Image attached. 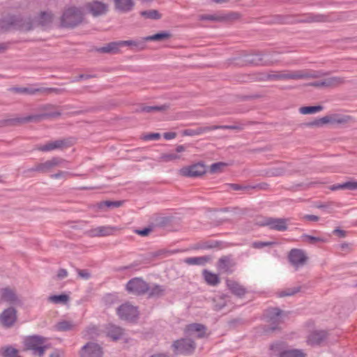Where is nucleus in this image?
<instances>
[{
    "instance_id": "59",
    "label": "nucleus",
    "mask_w": 357,
    "mask_h": 357,
    "mask_svg": "<svg viewBox=\"0 0 357 357\" xmlns=\"http://www.w3.org/2000/svg\"><path fill=\"white\" fill-rule=\"evenodd\" d=\"M333 233L334 234L337 235L339 237H341V238H344L346 236V231L344 230H342L339 228L334 229Z\"/></svg>"
},
{
    "instance_id": "13",
    "label": "nucleus",
    "mask_w": 357,
    "mask_h": 357,
    "mask_svg": "<svg viewBox=\"0 0 357 357\" xmlns=\"http://www.w3.org/2000/svg\"><path fill=\"white\" fill-rule=\"evenodd\" d=\"M288 219L286 218H268L264 220L262 224L264 226H268L271 229L284 231L287 230V222Z\"/></svg>"
},
{
    "instance_id": "3",
    "label": "nucleus",
    "mask_w": 357,
    "mask_h": 357,
    "mask_svg": "<svg viewBox=\"0 0 357 357\" xmlns=\"http://www.w3.org/2000/svg\"><path fill=\"white\" fill-rule=\"evenodd\" d=\"M351 121V117L348 115L333 114L325 116L322 118L316 119L307 125L310 126H321L326 123L332 124H345Z\"/></svg>"
},
{
    "instance_id": "23",
    "label": "nucleus",
    "mask_w": 357,
    "mask_h": 357,
    "mask_svg": "<svg viewBox=\"0 0 357 357\" xmlns=\"http://www.w3.org/2000/svg\"><path fill=\"white\" fill-rule=\"evenodd\" d=\"M202 276L206 283L209 286L216 287L220 283L219 275L207 269L202 271Z\"/></svg>"
},
{
    "instance_id": "10",
    "label": "nucleus",
    "mask_w": 357,
    "mask_h": 357,
    "mask_svg": "<svg viewBox=\"0 0 357 357\" xmlns=\"http://www.w3.org/2000/svg\"><path fill=\"white\" fill-rule=\"evenodd\" d=\"M266 321L270 323L271 330H275L282 322V311L278 307L268 308L264 314Z\"/></svg>"
},
{
    "instance_id": "35",
    "label": "nucleus",
    "mask_w": 357,
    "mask_h": 357,
    "mask_svg": "<svg viewBox=\"0 0 357 357\" xmlns=\"http://www.w3.org/2000/svg\"><path fill=\"white\" fill-rule=\"evenodd\" d=\"M172 218L170 217H159L158 218V229L164 228L167 231L173 230Z\"/></svg>"
},
{
    "instance_id": "46",
    "label": "nucleus",
    "mask_w": 357,
    "mask_h": 357,
    "mask_svg": "<svg viewBox=\"0 0 357 357\" xmlns=\"http://www.w3.org/2000/svg\"><path fill=\"white\" fill-rule=\"evenodd\" d=\"M121 205V202H112V201H105L100 202L98 204V206L100 209H102L105 207H119Z\"/></svg>"
},
{
    "instance_id": "16",
    "label": "nucleus",
    "mask_w": 357,
    "mask_h": 357,
    "mask_svg": "<svg viewBox=\"0 0 357 357\" xmlns=\"http://www.w3.org/2000/svg\"><path fill=\"white\" fill-rule=\"evenodd\" d=\"M268 57L267 53L257 52L251 56H247L245 61L256 66H269L273 62Z\"/></svg>"
},
{
    "instance_id": "31",
    "label": "nucleus",
    "mask_w": 357,
    "mask_h": 357,
    "mask_svg": "<svg viewBox=\"0 0 357 357\" xmlns=\"http://www.w3.org/2000/svg\"><path fill=\"white\" fill-rule=\"evenodd\" d=\"M63 160L58 158H54L50 160H47L43 163H41L38 167V170L39 171H47L50 169H52L54 167L59 166L63 162Z\"/></svg>"
},
{
    "instance_id": "20",
    "label": "nucleus",
    "mask_w": 357,
    "mask_h": 357,
    "mask_svg": "<svg viewBox=\"0 0 357 357\" xmlns=\"http://www.w3.org/2000/svg\"><path fill=\"white\" fill-rule=\"evenodd\" d=\"M328 337L326 331H312L307 337V343L311 346H318L324 342Z\"/></svg>"
},
{
    "instance_id": "24",
    "label": "nucleus",
    "mask_w": 357,
    "mask_h": 357,
    "mask_svg": "<svg viewBox=\"0 0 357 357\" xmlns=\"http://www.w3.org/2000/svg\"><path fill=\"white\" fill-rule=\"evenodd\" d=\"M65 144L66 142L63 140H55L38 146V149L41 151L48 152L55 149H62L64 147Z\"/></svg>"
},
{
    "instance_id": "14",
    "label": "nucleus",
    "mask_w": 357,
    "mask_h": 357,
    "mask_svg": "<svg viewBox=\"0 0 357 357\" xmlns=\"http://www.w3.org/2000/svg\"><path fill=\"white\" fill-rule=\"evenodd\" d=\"M101 347L96 343L89 342L82 347L81 357H102Z\"/></svg>"
},
{
    "instance_id": "9",
    "label": "nucleus",
    "mask_w": 357,
    "mask_h": 357,
    "mask_svg": "<svg viewBox=\"0 0 357 357\" xmlns=\"http://www.w3.org/2000/svg\"><path fill=\"white\" fill-rule=\"evenodd\" d=\"M288 259L292 266L298 268L305 264L308 257L304 250L293 248L289 252Z\"/></svg>"
},
{
    "instance_id": "55",
    "label": "nucleus",
    "mask_w": 357,
    "mask_h": 357,
    "mask_svg": "<svg viewBox=\"0 0 357 357\" xmlns=\"http://www.w3.org/2000/svg\"><path fill=\"white\" fill-rule=\"evenodd\" d=\"M302 219L307 221L317 222L319 220V217L315 215H305Z\"/></svg>"
},
{
    "instance_id": "37",
    "label": "nucleus",
    "mask_w": 357,
    "mask_h": 357,
    "mask_svg": "<svg viewBox=\"0 0 357 357\" xmlns=\"http://www.w3.org/2000/svg\"><path fill=\"white\" fill-rule=\"evenodd\" d=\"M0 354L3 357H20L18 355V350L11 346L2 347L0 349Z\"/></svg>"
},
{
    "instance_id": "58",
    "label": "nucleus",
    "mask_w": 357,
    "mask_h": 357,
    "mask_svg": "<svg viewBox=\"0 0 357 357\" xmlns=\"http://www.w3.org/2000/svg\"><path fill=\"white\" fill-rule=\"evenodd\" d=\"M173 252H174L173 251L167 250L165 249L158 250V256L166 257V256H168V255L172 254Z\"/></svg>"
},
{
    "instance_id": "5",
    "label": "nucleus",
    "mask_w": 357,
    "mask_h": 357,
    "mask_svg": "<svg viewBox=\"0 0 357 357\" xmlns=\"http://www.w3.org/2000/svg\"><path fill=\"white\" fill-rule=\"evenodd\" d=\"M126 289L129 294L142 295L148 291L149 287L142 278H134L127 282Z\"/></svg>"
},
{
    "instance_id": "7",
    "label": "nucleus",
    "mask_w": 357,
    "mask_h": 357,
    "mask_svg": "<svg viewBox=\"0 0 357 357\" xmlns=\"http://www.w3.org/2000/svg\"><path fill=\"white\" fill-rule=\"evenodd\" d=\"M236 262L231 255L222 256L216 263V268L221 273L230 275L235 271Z\"/></svg>"
},
{
    "instance_id": "6",
    "label": "nucleus",
    "mask_w": 357,
    "mask_h": 357,
    "mask_svg": "<svg viewBox=\"0 0 357 357\" xmlns=\"http://www.w3.org/2000/svg\"><path fill=\"white\" fill-rule=\"evenodd\" d=\"M116 312L121 319L128 321H135L139 315L137 307L129 303H126L120 305L117 308Z\"/></svg>"
},
{
    "instance_id": "28",
    "label": "nucleus",
    "mask_w": 357,
    "mask_h": 357,
    "mask_svg": "<svg viewBox=\"0 0 357 357\" xmlns=\"http://www.w3.org/2000/svg\"><path fill=\"white\" fill-rule=\"evenodd\" d=\"M105 333L107 336H108L113 340H117L122 336L123 330L120 327H118L112 324H109L106 327Z\"/></svg>"
},
{
    "instance_id": "29",
    "label": "nucleus",
    "mask_w": 357,
    "mask_h": 357,
    "mask_svg": "<svg viewBox=\"0 0 357 357\" xmlns=\"http://www.w3.org/2000/svg\"><path fill=\"white\" fill-rule=\"evenodd\" d=\"M216 130V128H213V126H204V127H198L195 129H187L183 131V135L187 136H195L199 135L204 132H207L211 130Z\"/></svg>"
},
{
    "instance_id": "48",
    "label": "nucleus",
    "mask_w": 357,
    "mask_h": 357,
    "mask_svg": "<svg viewBox=\"0 0 357 357\" xmlns=\"http://www.w3.org/2000/svg\"><path fill=\"white\" fill-rule=\"evenodd\" d=\"M51 20H52V16L50 13H45V12L41 13L40 17V22L43 25L47 24L48 22H50L51 21Z\"/></svg>"
},
{
    "instance_id": "15",
    "label": "nucleus",
    "mask_w": 357,
    "mask_h": 357,
    "mask_svg": "<svg viewBox=\"0 0 357 357\" xmlns=\"http://www.w3.org/2000/svg\"><path fill=\"white\" fill-rule=\"evenodd\" d=\"M1 301L15 305L22 304L21 299L17 295L15 291L8 287H6L1 289Z\"/></svg>"
},
{
    "instance_id": "44",
    "label": "nucleus",
    "mask_w": 357,
    "mask_h": 357,
    "mask_svg": "<svg viewBox=\"0 0 357 357\" xmlns=\"http://www.w3.org/2000/svg\"><path fill=\"white\" fill-rule=\"evenodd\" d=\"M98 335V328L94 325L89 326L84 331V336L88 338H94Z\"/></svg>"
},
{
    "instance_id": "4",
    "label": "nucleus",
    "mask_w": 357,
    "mask_h": 357,
    "mask_svg": "<svg viewBox=\"0 0 357 357\" xmlns=\"http://www.w3.org/2000/svg\"><path fill=\"white\" fill-rule=\"evenodd\" d=\"M82 19V12L79 9L70 8L63 14L61 23L64 26H74L81 22Z\"/></svg>"
},
{
    "instance_id": "47",
    "label": "nucleus",
    "mask_w": 357,
    "mask_h": 357,
    "mask_svg": "<svg viewBox=\"0 0 357 357\" xmlns=\"http://www.w3.org/2000/svg\"><path fill=\"white\" fill-rule=\"evenodd\" d=\"M275 244H276V243L273 241H257L253 243L252 247L255 248L260 249L264 247L271 246Z\"/></svg>"
},
{
    "instance_id": "17",
    "label": "nucleus",
    "mask_w": 357,
    "mask_h": 357,
    "mask_svg": "<svg viewBox=\"0 0 357 357\" xmlns=\"http://www.w3.org/2000/svg\"><path fill=\"white\" fill-rule=\"evenodd\" d=\"M225 283L230 292L238 298L243 297L248 292L246 288L243 285L234 280L228 278L225 280Z\"/></svg>"
},
{
    "instance_id": "26",
    "label": "nucleus",
    "mask_w": 357,
    "mask_h": 357,
    "mask_svg": "<svg viewBox=\"0 0 357 357\" xmlns=\"http://www.w3.org/2000/svg\"><path fill=\"white\" fill-rule=\"evenodd\" d=\"M329 74V72L324 71H314L313 73H308L305 70H297V79L306 78H318L320 77L328 75Z\"/></svg>"
},
{
    "instance_id": "22",
    "label": "nucleus",
    "mask_w": 357,
    "mask_h": 357,
    "mask_svg": "<svg viewBox=\"0 0 357 357\" xmlns=\"http://www.w3.org/2000/svg\"><path fill=\"white\" fill-rule=\"evenodd\" d=\"M107 5L100 1H95L89 3L88 8L91 13L94 16H98L106 13L107 11Z\"/></svg>"
},
{
    "instance_id": "50",
    "label": "nucleus",
    "mask_w": 357,
    "mask_h": 357,
    "mask_svg": "<svg viewBox=\"0 0 357 357\" xmlns=\"http://www.w3.org/2000/svg\"><path fill=\"white\" fill-rule=\"evenodd\" d=\"M180 157L176 153H169V154H165L161 156V159H162L164 161H171L179 159Z\"/></svg>"
},
{
    "instance_id": "52",
    "label": "nucleus",
    "mask_w": 357,
    "mask_h": 357,
    "mask_svg": "<svg viewBox=\"0 0 357 357\" xmlns=\"http://www.w3.org/2000/svg\"><path fill=\"white\" fill-rule=\"evenodd\" d=\"M226 166V164L224 162H216L213 163L211 166V172L212 173H215L218 170L220 169L221 167Z\"/></svg>"
},
{
    "instance_id": "38",
    "label": "nucleus",
    "mask_w": 357,
    "mask_h": 357,
    "mask_svg": "<svg viewBox=\"0 0 357 357\" xmlns=\"http://www.w3.org/2000/svg\"><path fill=\"white\" fill-rule=\"evenodd\" d=\"M286 173V169L284 167H276L268 169L266 171L265 175L266 176H281Z\"/></svg>"
},
{
    "instance_id": "41",
    "label": "nucleus",
    "mask_w": 357,
    "mask_h": 357,
    "mask_svg": "<svg viewBox=\"0 0 357 357\" xmlns=\"http://www.w3.org/2000/svg\"><path fill=\"white\" fill-rule=\"evenodd\" d=\"M323 109V107L321 105L317 106H306L302 107L299 109L300 113L303 114H310L320 112Z\"/></svg>"
},
{
    "instance_id": "18",
    "label": "nucleus",
    "mask_w": 357,
    "mask_h": 357,
    "mask_svg": "<svg viewBox=\"0 0 357 357\" xmlns=\"http://www.w3.org/2000/svg\"><path fill=\"white\" fill-rule=\"evenodd\" d=\"M17 319V312L13 307H8L3 311L0 316L1 324L6 327L12 326Z\"/></svg>"
},
{
    "instance_id": "12",
    "label": "nucleus",
    "mask_w": 357,
    "mask_h": 357,
    "mask_svg": "<svg viewBox=\"0 0 357 357\" xmlns=\"http://www.w3.org/2000/svg\"><path fill=\"white\" fill-rule=\"evenodd\" d=\"M206 327L201 324H190L185 326L184 333L187 336H194L197 338H203L206 335Z\"/></svg>"
},
{
    "instance_id": "62",
    "label": "nucleus",
    "mask_w": 357,
    "mask_h": 357,
    "mask_svg": "<svg viewBox=\"0 0 357 357\" xmlns=\"http://www.w3.org/2000/svg\"><path fill=\"white\" fill-rule=\"evenodd\" d=\"M67 276V271L65 269H60L58 272L57 277L59 279H63Z\"/></svg>"
},
{
    "instance_id": "8",
    "label": "nucleus",
    "mask_w": 357,
    "mask_h": 357,
    "mask_svg": "<svg viewBox=\"0 0 357 357\" xmlns=\"http://www.w3.org/2000/svg\"><path fill=\"white\" fill-rule=\"evenodd\" d=\"M206 173V167L203 163L198 162L184 167L178 170V174L185 177H199Z\"/></svg>"
},
{
    "instance_id": "42",
    "label": "nucleus",
    "mask_w": 357,
    "mask_h": 357,
    "mask_svg": "<svg viewBox=\"0 0 357 357\" xmlns=\"http://www.w3.org/2000/svg\"><path fill=\"white\" fill-rule=\"evenodd\" d=\"M301 238L304 241L307 242L310 244H316L317 243H324L326 241V239L324 238L316 237V236H310L308 234H303V235H302Z\"/></svg>"
},
{
    "instance_id": "63",
    "label": "nucleus",
    "mask_w": 357,
    "mask_h": 357,
    "mask_svg": "<svg viewBox=\"0 0 357 357\" xmlns=\"http://www.w3.org/2000/svg\"><path fill=\"white\" fill-rule=\"evenodd\" d=\"M169 107L170 106L169 104H164L160 106L158 105V112L165 111V110L168 109L169 108Z\"/></svg>"
},
{
    "instance_id": "51",
    "label": "nucleus",
    "mask_w": 357,
    "mask_h": 357,
    "mask_svg": "<svg viewBox=\"0 0 357 357\" xmlns=\"http://www.w3.org/2000/svg\"><path fill=\"white\" fill-rule=\"evenodd\" d=\"M269 188V184L267 183H260L256 185H252V190H266Z\"/></svg>"
},
{
    "instance_id": "64",
    "label": "nucleus",
    "mask_w": 357,
    "mask_h": 357,
    "mask_svg": "<svg viewBox=\"0 0 357 357\" xmlns=\"http://www.w3.org/2000/svg\"><path fill=\"white\" fill-rule=\"evenodd\" d=\"M144 139L145 140H151V139H156V133H152L150 135H146L144 137Z\"/></svg>"
},
{
    "instance_id": "49",
    "label": "nucleus",
    "mask_w": 357,
    "mask_h": 357,
    "mask_svg": "<svg viewBox=\"0 0 357 357\" xmlns=\"http://www.w3.org/2000/svg\"><path fill=\"white\" fill-rule=\"evenodd\" d=\"M343 188L350 190H357V181L345 182L343 183Z\"/></svg>"
},
{
    "instance_id": "54",
    "label": "nucleus",
    "mask_w": 357,
    "mask_h": 357,
    "mask_svg": "<svg viewBox=\"0 0 357 357\" xmlns=\"http://www.w3.org/2000/svg\"><path fill=\"white\" fill-rule=\"evenodd\" d=\"M151 231V228H144L143 229H135V233L142 236H146Z\"/></svg>"
},
{
    "instance_id": "43",
    "label": "nucleus",
    "mask_w": 357,
    "mask_h": 357,
    "mask_svg": "<svg viewBox=\"0 0 357 357\" xmlns=\"http://www.w3.org/2000/svg\"><path fill=\"white\" fill-rule=\"evenodd\" d=\"M227 186L229 187L231 190L238 191L245 190L249 191L252 190V185H241L238 183H227Z\"/></svg>"
},
{
    "instance_id": "61",
    "label": "nucleus",
    "mask_w": 357,
    "mask_h": 357,
    "mask_svg": "<svg viewBox=\"0 0 357 357\" xmlns=\"http://www.w3.org/2000/svg\"><path fill=\"white\" fill-rule=\"evenodd\" d=\"M78 274L79 277H81L83 279L87 280L90 277V274L86 271H79Z\"/></svg>"
},
{
    "instance_id": "19",
    "label": "nucleus",
    "mask_w": 357,
    "mask_h": 357,
    "mask_svg": "<svg viewBox=\"0 0 357 357\" xmlns=\"http://www.w3.org/2000/svg\"><path fill=\"white\" fill-rule=\"evenodd\" d=\"M149 40H156V33L150 36H146L137 40H121V46H130L137 50H142L144 47L146 42Z\"/></svg>"
},
{
    "instance_id": "60",
    "label": "nucleus",
    "mask_w": 357,
    "mask_h": 357,
    "mask_svg": "<svg viewBox=\"0 0 357 357\" xmlns=\"http://www.w3.org/2000/svg\"><path fill=\"white\" fill-rule=\"evenodd\" d=\"M309 85L314 87H325L324 80L315 81L311 82Z\"/></svg>"
},
{
    "instance_id": "21",
    "label": "nucleus",
    "mask_w": 357,
    "mask_h": 357,
    "mask_svg": "<svg viewBox=\"0 0 357 357\" xmlns=\"http://www.w3.org/2000/svg\"><path fill=\"white\" fill-rule=\"evenodd\" d=\"M116 230L117 229L114 227L106 225L97 227L89 232L91 236H107L112 235Z\"/></svg>"
},
{
    "instance_id": "56",
    "label": "nucleus",
    "mask_w": 357,
    "mask_h": 357,
    "mask_svg": "<svg viewBox=\"0 0 357 357\" xmlns=\"http://www.w3.org/2000/svg\"><path fill=\"white\" fill-rule=\"evenodd\" d=\"M171 34L169 32H160L158 33V41L162 40L166 38H169Z\"/></svg>"
},
{
    "instance_id": "36",
    "label": "nucleus",
    "mask_w": 357,
    "mask_h": 357,
    "mask_svg": "<svg viewBox=\"0 0 357 357\" xmlns=\"http://www.w3.org/2000/svg\"><path fill=\"white\" fill-rule=\"evenodd\" d=\"M301 289L300 286L289 287L284 290L279 291L277 292V296L280 298L285 296H291L299 292Z\"/></svg>"
},
{
    "instance_id": "1",
    "label": "nucleus",
    "mask_w": 357,
    "mask_h": 357,
    "mask_svg": "<svg viewBox=\"0 0 357 357\" xmlns=\"http://www.w3.org/2000/svg\"><path fill=\"white\" fill-rule=\"evenodd\" d=\"M172 349L175 355H191L196 349V343L189 337L181 338L173 342Z\"/></svg>"
},
{
    "instance_id": "33",
    "label": "nucleus",
    "mask_w": 357,
    "mask_h": 357,
    "mask_svg": "<svg viewBox=\"0 0 357 357\" xmlns=\"http://www.w3.org/2000/svg\"><path fill=\"white\" fill-rule=\"evenodd\" d=\"M279 357H306V354L301 349H293L281 351Z\"/></svg>"
},
{
    "instance_id": "32",
    "label": "nucleus",
    "mask_w": 357,
    "mask_h": 357,
    "mask_svg": "<svg viewBox=\"0 0 357 357\" xmlns=\"http://www.w3.org/2000/svg\"><path fill=\"white\" fill-rule=\"evenodd\" d=\"M219 245L218 242L215 241H206L198 242L192 246L194 250H210L217 248Z\"/></svg>"
},
{
    "instance_id": "45",
    "label": "nucleus",
    "mask_w": 357,
    "mask_h": 357,
    "mask_svg": "<svg viewBox=\"0 0 357 357\" xmlns=\"http://www.w3.org/2000/svg\"><path fill=\"white\" fill-rule=\"evenodd\" d=\"M245 125L244 124H238V125H224V126H213V128H216V130L218 129H222V130H242L244 129Z\"/></svg>"
},
{
    "instance_id": "40",
    "label": "nucleus",
    "mask_w": 357,
    "mask_h": 357,
    "mask_svg": "<svg viewBox=\"0 0 357 357\" xmlns=\"http://www.w3.org/2000/svg\"><path fill=\"white\" fill-rule=\"evenodd\" d=\"M69 300L68 296L66 294L53 295L48 297V301L54 303H66Z\"/></svg>"
},
{
    "instance_id": "39",
    "label": "nucleus",
    "mask_w": 357,
    "mask_h": 357,
    "mask_svg": "<svg viewBox=\"0 0 357 357\" xmlns=\"http://www.w3.org/2000/svg\"><path fill=\"white\" fill-rule=\"evenodd\" d=\"M120 47H121L120 41L112 42V43H110L107 44V45L100 48L99 51L101 52H107V53L116 52L119 50Z\"/></svg>"
},
{
    "instance_id": "25",
    "label": "nucleus",
    "mask_w": 357,
    "mask_h": 357,
    "mask_svg": "<svg viewBox=\"0 0 357 357\" xmlns=\"http://www.w3.org/2000/svg\"><path fill=\"white\" fill-rule=\"evenodd\" d=\"M77 326V324L73 320L61 319L56 323L54 328L57 331H68L74 329Z\"/></svg>"
},
{
    "instance_id": "57",
    "label": "nucleus",
    "mask_w": 357,
    "mask_h": 357,
    "mask_svg": "<svg viewBox=\"0 0 357 357\" xmlns=\"http://www.w3.org/2000/svg\"><path fill=\"white\" fill-rule=\"evenodd\" d=\"M176 137V133L175 132H167L163 134V137L166 140H170L174 139Z\"/></svg>"
},
{
    "instance_id": "30",
    "label": "nucleus",
    "mask_w": 357,
    "mask_h": 357,
    "mask_svg": "<svg viewBox=\"0 0 357 357\" xmlns=\"http://www.w3.org/2000/svg\"><path fill=\"white\" fill-rule=\"evenodd\" d=\"M211 257L210 256H202L188 257L185 259L184 261L188 265H205L207 262L210 261Z\"/></svg>"
},
{
    "instance_id": "27",
    "label": "nucleus",
    "mask_w": 357,
    "mask_h": 357,
    "mask_svg": "<svg viewBox=\"0 0 357 357\" xmlns=\"http://www.w3.org/2000/svg\"><path fill=\"white\" fill-rule=\"evenodd\" d=\"M114 4L116 10L121 13H128L134 6L132 0H114Z\"/></svg>"
},
{
    "instance_id": "11",
    "label": "nucleus",
    "mask_w": 357,
    "mask_h": 357,
    "mask_svg": "<svg viewBox=\"0 0 357 357\" xmlns=\"http://www.w3.org/2000/svg\"><path fill=\"white\" fill-rule=\"evenodd\" d=\"M261 80L297 79V70H283L273 72L260 78Z\"/></svg>"
},
{
    "instance_id": "34",
    "label": "nucleus",
    "mask_w": 357,
    "mask_h": 357,
    "mask_svg": "<svg viewBox=\"0 0 357 357\" xmlns=\"http://www.w3.org/2000/svg\"><path fill=\"white\" fill-rule=\"evenodd\" d=\"M324 80L325 87H335L345 82V79L342 77H331Z\"/></svg>"
},
{
    "instance_id": "2",
    "label": "nucleus",
    "mask_w": 357,
    "mask_h": 357,
    "mask_svg": "<svg viewBox=\"0 0 357 357\" xmlns=\"http://www.w3.org/2000/svg\"><path fill=\"white\" fill-rule=\"evenodd\" d=\"M47 339L39 335H33L26 337L24 340V346L29 350L33 351V353L39 356H42L48 347Z\"/></svg>"
},
{
    "instance_id": "53",
    "label": "nucleus",
    "mask_w": 357,
    "mask_h": 357,
    "mask_svg": "<svg viewBox=\"0 0 357 357\" xmlns=\"http://www.w3.org/2000/svg\"><path fill=\"white\" fill-rule=\"evenodd\" d=\"M141 15L146 18L156 19V10L142 11Z\"/></svg>"
}]
</instances>
